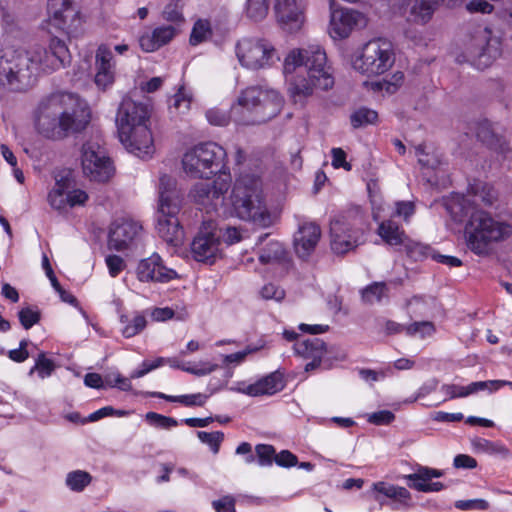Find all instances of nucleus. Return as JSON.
Returning <instances> with one entry per match:
<instances>
[{"mask_svg": "<svg viewBox=\"0 0 512 512\" xmlns=\"http://www.w3.org/2000/svg\"><path fill=\"white\" fill-rule=\"evenodd\" d=\"M105 263L108 269V273L111 277H117L125 268L126 262L125 260L118 255H107L105 257Z\"/></svg>", "mask_w": 512, "mask_h": 512, "instance_id": "bf43d9fd", "label": "nucleus"}, {"mask_svg": "<svg viewBox=\"0 0 512 512\" xmlns=\"http://www.w3.org/2000/svg\"><path fill=\"white\" fill-rule=\"evenodd\" d=\"M259 295L264 300H273L279 303L284 300L286 292L281 286L270 282L261 287Z\"/></svg>", "mask_w": 512, "mask_h": 512, "instance_id": "de8ad7c7", "label": "nucleus"}, {"mask_svg": "<svg viewBox=\"0 0 512 512\" xmlns=\"http://www.w3.org/2000/svg\"><path fill=\"white\" fill-rule=\"evenodd\" d=\"M146 326V319L143 315H136L127 323L123 329L122 334L126 338H131L140 333Z\"/></svg>", "mask_w": 512, "mask_h": 512, "instance_id": "13d9d810", "label": "nucleus"}, {"mask_svg": "<svg viewBox=\"0 0 512 512\" xmlns=\"http://www.w3.org/2000/svg\"><path fill=\"white\" fill-rule=\"evenodd\" d=\"M90 111L78 96L59 92L43 98L35 112V125L47 138L63 139L85 129Z\"/></svg>", "mask_w": 512, "mask_h": 512, "instance_id": "7ed1b4c3", "label": "nucleus"}, {"mask_svg": "<svg viewBox=\"0 0 512 512\" xmlns=\"http://www.w3.org/2000/svg\"><path fill=\"white\" fill-rule=\"evenodd\" d=\"M206 118L210 124L216 126H225L232 120L231 112L227 114L218 108H212L206 112Z\"/></svg>", "mask_w": 512, "mask_h": 512, "instance_id": "e2e57ef3", "label": "nucleus"}, {"mask_svg": "<svg viewBox=\"0 0 512 512\" xmlns=\"http://www.w3.org/2000/svg\"><path fill=\"white\" fill-rule=\"evenodd\" d=\"M211 34L212 30L210 22L208 20L199 19L193 26L190 43L192 45H198L199 43L206 41Z\"/></svg>", "mask_w": 512, "mask_h": 512, "instance_id": "ea45409f", "label": "nucleus"}, {"mask_svg": "<svg viewBox=\"0 0 512 512\" xmlns=\"http://www.w3.org/2000/svg\"><path fill=\"white\" fill-rule=\"evenodd\" d=\"M221 231V242L226 245H233L245 238L246 230L241 229L239 227L227 226L225 228H220Z\"/></svg>", "mask_w": 512, "mask_h": 512, "instance_id": "8fccbe9b", "label": "nucleus"}, {"mask_svg": "<svg viewBox=\"0 0 512 512\" xmlns=\"http://www.w3.org/2000/svg\"><path fill=\"white\" fill-rule=\"evenodd\" d=\"M455 507L467 511V510H487L490 505L489 502L484 499H471V500H459L456 501Z\"/></svg>", "mask_w": 512, "mask_h": 512, "instance_id": "69168bd1", "label": "nucleus"}, {"mask_svg": "<svg viewBox=\"0 0 512 512\" xmlns=\"http://www.w3.org/2000/svg\"><path fill=\"white\" fill-rule=\"evenodd\" d=\"M141 230V225L130 218L115 219L109 228V248L116 251L130 249L138 240Z\"/></svg>", "mask_w": 512, "mask_h": 512, "instance_id": "6ab92c4d", "label": "nucleus"}, {"mask_svg": "<svg viewBox=\"0 0 512 512\" xmlns=\"http://www.w3.org/2000/svg\"><path fill=\"white\" fill-rule=\"evenodd\" d=\"M321 236V230L315 223L308 222L299 226L294 235V248L301 258L308 257L315 249Z\"/></svg>", "mask_w": 512, "mask_h": 512, "instance_id": "a878e982", "label": "nucleus"}, {"mask_svg": "<svg viewBox=\"0 0 512 512\" xmlns=\"http://www.w3.org/2000/svg\"><path fill=\"white\" fill-rule=\"evenodd\" d=\"M105 382L109 387H117L122 391L132 389L131 378L122 376L119 372H111L105 376Z\"/></svg>", "mask_w": 512, "mask_h": 512, "instance_id": "603ef678", "label": "nucleus"}, {"mask_svg": "<svg viewBox=\"0 0 512 512\" xmlns=\"http://www.w3.org/2000/svg\"><path fill=\"white\" fill-rule=\"evenodd\" d=\"M126 415H128V412L125 410H116L112 406H105L91 413L86 420L82 421V423L96 422L102 418L110 416L124 417Z\"/></svg>", "mask_w": 512, "mask_h": 512, "instance_id": "5fc2aeb1", "label": "nucleus"}, {"mask_svg": "<svg viewBox=\"0 0 512 512\" xmlns=\"http://www.w3.org/2000/svg\"><path fill=\"white\" fill-rule=\"evenodd\" d=\"M191 101V94L184 88H180L171 100L169 106L170 112L176 115L187 113L190 109Z\"/></svg>", "mask_w": 512, "mask_h": 512, "instance_id": "e433bc0d", "label": "nucleus"}, {"mask_svg": "<svg viewBox=\"0 0 512 512\" xmlns=\"http://www.w3.org/2000/svg\"><path fill=\"white\" fill-rule=\"evenodd\" d=\"M81 24L80 12L71 0H48L47 20L42 24L49 33L63 31L74 33Z\"/></svg>", "mask_w": 512, "mask_h": 512, "instance_id": "4468645a", "label": "nucleus"}, {"mask_svg": "<svg viewBox=\"0 0 512 512\" xmlns=\"http://www.w3.org/2000/svg\"><path fill=\"white\" fill-rule=\"evenodd\" d=\"M95 84L100 89H107L115 80L116 67L95 66Z\"/></svg>", "mask_w": 512, "mask_h": 512, "instance_id": "79ce46f5", "label": "nucleus"}, {"mask_svg": "<svg viewBox=\"0 0 512 512\" xmlns=\"http://www.w3.org/2000/svg\"><path fill=\"white\" fill-rule=\"evenodd\" d=\"M294 349L297 354L301 355L306 359H311L312 361L306 364V370H311L317 367L322 357L325 354V344L319 338H309L302 341H297Z\"/></svg>", "mask_w": 512, "mask_h": 512, "instance_id": "bb28decb", "label": "nucleus"}, {"mask_svg": "<svg viewBox=\"0 0 512 512\" xmlns=\"http://www.w3.org/2000/svg\"><path fill=\"white\" fill-rule=\"evenodd\" d=\"M371 491L373 498L381 505L385 504L382 496L390 499L389 505L393 511H407L414 507L412 495L405 487L379 481L372 484Z\"/></svg>", "mask_w": 512, "mask_h": 512, "instance_id": "4be33fe9", "label": "nucleus"}, {"mask_svg": "<svg viewBox=\"0 0 512 512\" xmlns=\"http://www.w3.org/2000/svg\"><path fill=\"white\" fill-rule=\"evenodd\" d=\"M146 395L150 397L165 399L170 402H179L188 407L203 406L208 399V396L202 393L172 396L166 395L162 392H147Z\"/></svg>", "mask_w": 512, "mask_h": 512, "instance_id": "473e14b6", "label": "nucleus"}, {"mask_svg": "<svg viewBox=\"0 0 512 512\" xmlns=\"http://www.w3.org/2000/svg\"><path fill=\"white\" fill-rule=\"evenodd\" d=\"M331 246L338 253L343 254L359 243V237L356 231H352L350 224L344 219H334L330 224Z\"/></svg>", "mask_w": 512, "mask_h": 512, "instance_id": "b1692460", "label": "nucleus"}, {"mask_svg": "<svg viewBox=\"0 0 512 512\" xmlns=\"http://www.w3.org/2000/svg\"><path fill=\"white\" fill-rule=\"evenodd\" d=\"M91 480L92 477L88 472L75 470L67 474L65 482L70 490L81 492L91 483Z\"/></svg>", "mask_w": 512, "mask_h": 512, "instance_id": "c9c22d12", "label": "nucleus"}, {"mask_svg": "<svg viewBox=\"0 0 512 512\" xmlns=\"http://www.w3.org/2000/svg\"><path fill=\"white\" fill-rule=\"evenodd\" d=\"M19 320L21 325L25 329L31 328L33 325L39 322L40 320V313L37 309L34 308H23L18 313Z\"/></svg>", "mask_w": 512, "mask_h": 512, "instance_id": "052dcab7", "label": "nucleus"}, {"mask_svg": "<svg viewBox=\"0 0 512 512\" xmlns=\"http://www.w3.org/2000/svg\"><path fill=\"white\" fill-rule=\"evenodd\" d=\"M95 66L116 67L112 48L107 44H101L97 47L95 53Z\"/></svg>", "mask_w": 512, "mask_h": 512, "instance_id": "09e8293b", "label": "nucleus"}, {"mask_svg": "<svg viewBox=\"0 0 512 512\" xmlns=\"http://www.w3.org/2000/svg\"><path fill=\"white\" fill-rule=\"evenodd\" d=\"M443 472L438 469L421 466L414 473L404 476L408 486L419 492H439L444 488L441 482H433L434 478H439Z\"/></svg>", "mask_w": 512, "mask_h": 512, "instance_id": "393cba45", "label": "nucleus"}, {"mask_svg": "<svg viewBox=\"0 0 512 512\" xmlns=\"http://www.w3.org/2000/svg\"><path fill=\"white\" fill-rule=\"evenodd\" d=\"M415 155L422 167L434 170L440 164L438 157L434 153H431L425 145L416 146Z\"/></svg>", "mask_w": 512, "mask_h": 512, "instance_id": "a18cd8bd", "label": "nucleus"}, {"mask_svg": "<svg viewBox=\"0 0 512 512\" xmlns=\"http://www.w3.org/2000/svg\"><path fill=\"white\" fill-rule=\"evenodd\" d=\"M221 231L213 220H204L191 243V253L197 262L213 264L222 256Z\"/></svg>", "mask_w": 512, "mask_h": 512, "instance_id": "ddd939ff", "label": "nucleus"}, {"mask_svg": "<svg viewBox=\"0 0 512 512\" xmlns=\"http://www.w3.org/2000/svg\"><path fill=\"white\" fill-rule=\"evenodd\" d=\"M223 212L250 221L257 227L269 228L279 222L282 208L265 201L260 178L245 174L237 178L230 196V207L224 208Z\"/></svg>", "mask_w": 512, "mask_h": 512, "instance_id": "20e7f679", "label": "nucleus"}, {"mask_svg": "<svg viewBox=\"0 0 512 512\" xmlns=\"http://www.w3.org/2000/svg\"><path fill=\"white\" fill-rule=\"evenodd\" d=\"M182 203L183 196L177 188L176 180L169 175H162L158 187L156 231L172 248L180 247L184 242V229L178 219Z\"/></svg>", "mask_w": 512, "mask_h": 512, "instance_id": "0eeeda50", "label": "nucleus"}, {"mask_svg": "<svg viewBox=\"0 0 512 512\" xmlns=\"http://www.w3.org/2000/svg\"><path fill=\"white\" fill-rule=\"evenodd\" d=\"M435 331L434 325L432 322L424 321V322H415L409 325L406 328V333L413 336H419L420 338H425L427 336H431Z\"/></svg>", "mask_w": 512, "mask_h": 512, "instance_id": "864d4df0", "label": "nucleus"}, {"mask_svg": "<svg viewBox=\"0 0 512 512\" xmlns=\"http://www.w3.org/2000/svg\"><path fill=\"white\" fill-rule=\"evenodd\" d=\"M150 105L130 97L123 98L116 116V126L120 142L130 152L139 157L153 153V137L148 126Z\"/></svg>", "mask_w": 512, "mask_h": 512, "instance_id": "39448f33", "label": "nucleus"}, {"mask_svg": "<svg viewBox=\"0 0 512 512\" xmlns=\"http://www.w3.org/2000/svg\"><path fill=\"white\" fill-rule=\"evenodd\" d=\"M395 419V415L388 410H381L367 415V421L374 425H388Z\"/></svg>", "mask_w": 512, "mask_h": 512, "instance_id": "338daca9", "label": "nucleus"}, {"mask_svg": "<svg viewBox=\"0 0 512 512\" xmlns=\"http://www.w3.org/2000/svg\"><path fill=\"white\" fill-rule=\"evenodd\" d=\"M467 202L468 200H466L464 197L457 196L447 204L448 212L456 221H462V217L468 214V208L465 206Z\"/></svg>", "mask_w": 512, "mask_h": 512, "instance_id": "6e6d98bb", "label": "nucleus"}, {"mask_svg": "<svg viewBox=\"0 0 512 512\" xmlns=\"http://www.w3.org/2000/svg\"><path fill=\"white\" fill-rule=\"evenodd\" d=\"M259 262L264 265L278 266L282 275L288 268L287 251L282 243L270 241L260 252Z\"/></svg>", "mask_w": 512, "mask_h": 512, "instance_id": "cd10ccee", "label": "nucleus"}, {"mask_svg": "<svg viewBox=\"0 0 512 512\" xmlns=\"http://www.w3.org/2000/svg\"><path fill=\"white\" fill-rule=\"evenodd\" d=\"M470 443L475 453H483L502 458L509 456V449L499 441H490L485 438L474 437L470 440Z\"/></svg>", "mask_w": 512, "mask_h": 512, "instance_id": "2f4dec72", "label": "nucleus"}, {"mask_svg": "<svg viewBox=\"0 0 512 512\" xmlns=\"http://www.w3.org/2000/svg\"><path fill=\"white\" fill-rule=\"evenodd\" d=\"M404 75L402 72H396L392 75L391 81L383 82H372L371 86L373 90H385L388 93H394L397 88L402 84Z\"/></svg>", "mask_w": 512, "mask_h": 512, "instance_id": "3c124183", "label": "nucleus"}, {"mask_svg": "<svg viewBox=\"0 0 512 512\" xmlns=\"http://www.w3.org/2000/svg\"><path fill=\"white\" fill-rule=\"evenodd\" d=\"M89 199L88 193L80 188H73L67 179L56 180L49 190L47 201L50 207L59 213H66L69 209L84 206Z\"/></svg>", "mask_w": 512, "mask_h": 512, "instance_id": "f3484780", "label": "nucleus"}, {"mask_svg": "<svg viewBox=\"0 0 512 512\" xmlns=\"http://www.w3.org/2000/svg\"><path fill=\"white\" fill-rule=\"evenodd\" d=\"M197 437L203 444L209 446L213 454H217L219 452L220 445L224 440V433L221 431H198Z\"/></svg>", "mask_w": 512, "mask_h": 512, "instance_id": "37998d69", "label": "nucleus"}, {"mask_svg": "<svg viewBox=\"0 0 512 512\" xmlns=\"http://www.w3.org/2000/svg\"><path fill=\"white\" fill-rule=\"evenodd\" d=\"M477 135L483 142L487 143L490 146L496 147L497 144H499V148L503 150L501 139L498 138L495 135L494 131L491 130V126L489 123L483 124L480 127Z\"/></svg>", "mask_w": 512, "mask_h": 512, "instance_id": "0e129e2a", "label": "nucleus"}, {"mask_svg": "<svg viewBox=\"0 0 512 512\" xmlns=\"http://www.w3.org/2000/svg\"><path fill=\"white\" fill-rule=\"evenodd\" d=\"M377 119V112L366 107H361L350 115V122L353 128H361L367 125L375 124Z\"/></svg>", "mask_w": 512, "mask_h": 512, "instance_id": "f704fd0d", "label": "nucleus"}, {"mask_svg": "<svg viewBox=\"0 0 512 512\" xmlns=\"http://www.w3.org/2000/svg\"><path fill=\"white\" fill-rule=\"evenodd\" d=\"M305 7V0H275L277 23L287 32L299 31L305 23Z\"/></svg>", "mask_w": 512, "mask_h": 512, "instance_id": "aec40b11", "label": "nucleus"}, {"mask_svg": "<svg viewBox=\"0 0 512 512\" xmlns=\"http://www.w3.org/2000/svg\"><path fill=\"white\" fill-rule=\"evenodd\" d=\"M175 33V29L170 25L157 27L151 33L143 34L139 39V45L143 51L153 52L171 41Z\"/></svg>", "mask_w": 512, "mask_h": 512, "instance_id": "c85d7f7f", "label": "nucleus"}, {"mask_svg": "<svg viewBox=\"0 0 512 512\" xmlns=\"http://www.w3.org/2000/svg\"><path fill=\"white\" fill-rule=\"evenodd\" d=\"M230 186V178L227 175L219 176L213 185L198 183L194 185L190 196L198 205L207 212L218 211L224 207V194Z\"/></svg>", "mask_w": 512, "mask_h": 512, "instance_id": "a211bd4d", "label": "nucleus"}, {"mask_svg": "<svg viewBox=\"0 0 512 512\" xmlns=\"http://www.w3.org/2000/svg\"><path fill=\"white\" fill-rule=\"evenodd\" d=\"M498 44L488 28H478L466 47L468 61L477 69L490 66L500 54Z\"/></svg>", "mask_w": 512, "mask_h": 512, "instance_id": "2eb2a0df", "label": "nucleus"}, {"mask_svg": "<svg viewBox=\"0 0 512 512\" xmlns=\"http://www.w3.org/2000/svg\"><path fill=\"white\" fill-rule=\"evenodd\" d=\"M377 233L386 244L391 246H402L408 238L404 230L391 219L382 221Z\"/></svg>", "mask_w": 512, "mask_h": 512, "instance_id": "7c9ffc66", "label": "nucleus"}, {"mask_svg": "<svg viewBox=\"0 0 512 512\" xmlns=\"http://www.w3.org/2000/svg\"><path fill=\"white\" fill-rule=\"evenodd\" d=\"M282 73L288 97L300 106H304L316 90H328L334 85L326 52L318 43L289 50L283 60Z\"/></svg>", "mask_w": 512, "mask_h": 512, "instance_id": "f03ea898", "label": "nucleus"}, {"mask_svg": "<svg viewBox=\"0 0 512 512\" xmlns=\"http://www.w3.org/2000/svg\"><path fill=\"white\" fill-rule=\"evenodd\" d=\"M444 0H414L408 20L418 25L429 23Z\"/></svg>", "mask_w": 512, "mask_h": 512, "instance_id": "c756f323", "label": "nucleus"}, {"mask_svg": "<svg viewBox=\"0 0 512 512\" xmlns=\"http://www.w3.org/2000/svg\"><path fill=\"white\" fill-rule=\"evenodd\" d=\"M256 454L260 466H269L275 460V450L271 445L260 444L256 446Z\"/></svg>", "mask_w": 512, "mask_h": 512, "instance_id": "680f3d73", "label": "nucleus"}, {"mask_svg": "<svg viewBox=\"0 0 512 512\" xmlns=\"http://www.w3.org/2000/svg\"><path fill=\"white\" fill-rule=\"evenodd\" d=\"M386 297V286L383 283H374L362 291V299L366 303L374 304Z\"/></svg>", "mask_w": 512, "mask_h": 512, "instance_id": "49530a36", "label": "nucleus"}, {"mask_svg": "<svg viewBox=\"0 0 512 512\" xmlns=\"http://www.w3.org/2000/svg\"><path fill=\"white\" fill-rule=\"evenodd\" d=\"M5 46L0 51V82L15 91L32 87L44 73H51L70 63L71 55L65 42L52 37L48 48L34 45L30 49L7 45L12 28L4 17Z\"/></svg>", "mask_w": 512, "mask_h": 512, "instance_id": "f257e3e1", "label": "nucleus"}, {"mask_svg": "<svg viewBox=\"0 0 512 512\" xmlns=\"http://www.w3.org/2000/svg\"><path fill=\"white\" fill-rule=\"evenodd\" d=\"M235 53L240 65L252 71L269 69L279 61L275 46L265 38H242L235 46Z\"/></svg>", "mask_w": 512, "mask_h": 512, "instance_id": "9b49d317", "label": "nucleus"}, {"mask_svg": "<svg viewBox=\"0 0 512 512\" xmlns=\"http://www.w3.org/2000/svg\"><path fill=\"white\" fill-rule=\"evenodd\" d=\"M407 256L415 261H422L427 258H436L435 251L427 244L415 241L409 237L402 245Z\"/></svg>", "mask_w": 512, "mask_h": 512, "instance_id": "72a5a7b5", "label": "nucleus"}, {"mask_svg": "<svg viewBox=\"0 0 512 512\" xmlns=\"http://www.w3.org/2000/svg\"><path fill=\"white\" fill-rule=\"evenodd\" d=\"M414 204L410 201H399L395 203V210L392 215L402 217L404 221L408 222L409 218L414 214Z\"/></svg>", "mask_w": 512, "mask_h": 512, "instance_id": "774afa93", "label": "nucleus"}, {"mask_svg": "<svg viewBox=\"0 0 512 512\" xmlns=\"http://www.w3.org/2000/svg\"><path fill=\"white\" fill-rule=\"evenodd\" d=\"M145 421L152 427L162 430H171L179 425V422L169 416H165L156 412H148L145 414Z\"/></svg>", "mask_w": 512, "mask_h": 512, "instance_id": "58836bf2", "label": "nucleus"}, {"mask_svg": "<svg viewBox=\"0 0 512 512\" xmlns=\"http://www.w3.org/2000/svg\"><path fill=\"white\" fill-rule=\"evenodd\" d=\"M81 167L91 181L107 182L115 174V167L99 141H87L82 146Z\"/></svg>", "mask_w": 512, "mask_h": 512, "instance_id": "f8f14e48", "label": "nucleus"}, {"mask_svg": "<svg viewBox=\"0 0 512 512\" xmlns=\"http://www.w3.org/2000/svg\"><path fill=\"white\" fill-rule=\"evenodd\" d=\"M512 234V226L493 219L482 210L471 213L465 227L467 246L476 254H484L491 242L507 239Z\"/></svg>", "mask_w": 512, "mask_h": 512, "instance_id": "6e6552de", "label": "nucleus"}, {"mask_svg": "<svg viewBox=\"0 0 512 512\" xmlns=\"http://www.w3.org/2000/svg\"><path fill=\"white\" fill-rule=\"evenodd\" d=\"M392 44L384 39H373L358 48L351 56V66L366 76H378L394 64Z\"/></svg>", "mask_w": 512, "mask_h": 512, "instance_id": "9d476101", "label": "nucleus"}, {"mask_svg": "<svg viewBox=\"0 0 512 512\" xmlns=\"http://www.w3.org/2000/svg\"><path fill=\"white\" fill-rule=\"evenodd\" d=\"M366 22V17L362 13L354 9L336 7L334 0H331L327 31L333 40L348 38L355 29L364 27Z\"/></svg>", "mask_w": 512, "mask_h": 512, "instance_id": "dca6fc26", "label": "nucleus"}, {"mask_svg": "<svg viewBox=\"0 0 512 512\" xmlns=\"http://www.w3.org/2000/svg\"><path fill=\"white\" fill-rule=\"evenodd\" d=\"M136 277L143 283H167L178 278V273L167 267L159 254L141 259L136 266Z\"/></svg>", "mask_w": 512, "mask_h": 512, "instance_id": "412c9836", "label": "nucleus"}, {"mask_svg": "<svg viewBox=\"0 0 512 512\" xmlns=\"http://www.w3.org/2000/svg\"><path fill=\"white\" fill-rule=\"evenodd\" d=\"M218 369V365L211 361H199L195 363H188L187 366H182L181 370L193 374L195 376H205L211 374Z\"/></svg>", "mask_w": 512, "mask_h": 512, "instance_id": "c03bdc74", "label": "nucleus"}, {"mask_svg": "<svg viewBox=\"0 0 512 512\" xmlns=\"http://www.w3.org/2000/svg\"><path fill=\"white\" fill-rule=\"evenodd\" d=\"M55 365L52 360L45 357L44 354H40L36 360L35 366L32 368L33 371H37L38 376L41 379L49 377L54 371Z\"/></svg>", "mask_w": 512, "mask_h": 512, "instance_id": "4d7b16f0", "label": "nucleus"}, {"mask_svg": "<svg viewBox=\"0 0 512 512\" xmlns=\"http://www.w3.org/2000/svg\"><path fill=\"white\" fill-rule=\"evenodd\" d=\"M284 106L282 94L269 86L242 89L231 105L232 120L238 125H256L276 117Z\"/></svg>", "mask_w": 512, "mask_h": 512, "instance_id": "423d86ee", "label": "nucleus"}, {"mask_svg": "<svg viewBox=\"0 0 512 512\" xmlns=\"http://www.w3.org/2000/svg\"><path fill=\"white\" fill-rule=\"evenodd\" d=\"M469 193L485 204H492L496 193L492 186L482 181H475L469 185Z\"/></svg>", "mask_w": 512, "mask_h": 512, "instance_id": "4c0bfd02", "label": "nucleus"}, {"mask_svg": "<svg viewBox=\"0 0 512 512\" xmlns=\"http://www.w3.org/2000/svg\"><path fill=\"white\" fill-rule=\"evenodd\" d=\"M268 0H247L246 14L253 21H261L268 14Z\"/></svg>", "mask_w": 512, "mask_h": 512, "instance_id": "a19ab883", "label": "nucleus"}, {"mask_svg": "<svg viewBox=\"0 0 512 512\" xmlns=\"http://www.w3.org/2000/svg\"><path fill=\"white\" fill-rule=\"evenodd\" d=\"M284 386L282 374L273 372L254 383L237 382L230 390L251 397H257L278 393L283 390Z\"/></svg>", "mask_w": 512, "mask_h": 512, "instance_id": "5701e85b", "label": "nucleus"}, {"mask_svg": "<svg viewBox=\"0 0 512 512\" xmlns=\"http://www.w3.org/2000/svg\"><path fill=\"white\" fill-rule=\"evenodd\" d=\"M225 150L214 142H206L189 148L182 157V168L186 176L208 179L223 167Z\"/></svg>", "mask_w": 512, "mask_h": 512, "instance_id": "1a4fd4ad", "label": "nucleus"}]
</instances>
